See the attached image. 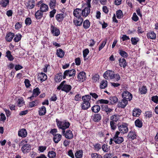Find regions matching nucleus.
<instances>
[{
    "label": "nucleus",
    "mask_w": 158,
    "mask_h": 158,
    "mask_svg": "<svg viewBox=\"0 0 158 158\" xmlns=\"http://www.w3.org/2000/svg\"><path fill=\"white\" fill-rule=\"evenodd\" d=\"M99 78V76L98 74L95 75L93 77V80L95 82L97 81Z\"/></svg>",
    "instance_id": "obj_61"
},
{
    "label": "nucleus",
    "mask_w": 158,
    "mask_h": 158,
    "mask_svg": "<svg viewBox=\"0 0 158 158\" xmlns=\"http://www.w3.org/2000/svg\"><path fill=\"white\" fill-rule=\"evenodd\" d=\"M141 110L137 108H135L133 111L132 115L134 117H139L140 114Z\"/></svg>",
    "instance_id": "obj_23"
},
{
    "label": "nucleus",
    "mask_w": 158,
    "mask_h": 158,
    "mask_svg": "<svg viewBox=\"0 0 158 158\" xmlns=\"http://www.w3.org/2000/svg\"><path fill=\"white\" fill-rule=\"evenodd\" d=\"M139 90L141 94H145L147 93V89L145 86H143L139 89Z\"/></svg>",
    "instance_id": "obj_44"
},
{
    "label": "nucleus",
    "mask_w": 158,
    "mask_h": 158,
    "mask_svg": "<svg viewBox=\"0 0 158 158\" xmlns=\"http://www.w3.org/2000/svg\"><path fill=\"white\" fill-rule=\"evenodd\" d=\"M46 108L45 106H43L39 108V114L40 115L42 116L44 115L46 113Z\"/></svg>",
    "instance_id": "obj_29"
},
{
    "label": "nucleus",
    "mask_w": 158,
    "mask_h": 158,
    "mask_svg": "<svg viewBox=\"0 0 158 158\" xmlns=\"http://www.w3.org/2000/svg\"><path fill=\"white\" fill-rule=\"evenodd\" d=\"M31 20L30 18H27L25 20V23L27 25H29L31 23Z\"/></svg>",
    "instance_id": "obj_56"
},
{
    "label": "nucleus",
    "mask_w": 158,
    "mask_h": 158,
    "mask_svg": "<svg viewBox=\"0 0 158 158\" xmlns=\"http://www.w3.org/2000/svg\"><path fill=\"white\" fill-rule=\"evenodd\" d=\"M25 5L28 8L32 9L35 6V1L34 0H29L26 3Z\"/></svg>",
    "instance_id": "obj_16"
},
{
    "label": "nucleus",
    "mask_w": 158,
    "mask_h": 158,
    "mask_svg": "<svg viewBox=\"0 0 158 158\" xmlns=\"http://www.w3.org/2000/svg\"><path fill=\"white\" fill-rule=\"evenodd\" d=\"M76 158H81L83 155V152L82 150H80L77 151L75 154Z\"/></svg>",
    "instance_id": "obj_40"
},
{
    "label": "nucleus",
    "mask_w": 158,
    "mask_h": 158,
    "mask_svg": "<svg viewBox=\"0 0 158 158\" xmlns=\"http://www.w3.org/2000/svg\"><path fill=\"white\" fill-rule=\"evenodd\" d=\"M118 129L120 133L123 134L127 133L128 131V128L127 127V124L123 123L118 127Z\"/></svg>",
    "instance_id": "obj_6"
},
{
    "label": "nucleus",
    "mask_w": 158,
    "mask_h": 158,
    "mask_svg": "<svg viewBox=\"0 0 158 158\" xmlns=\"http://www.w3.org/2000/svg\"><path fill=\"white\" fill-rule=\"evenodd\" d=\"M83 19L82 18H78L77 20H74L73 22L76 26H81L83 22Z\"/></svg>",
    "instance_id": "obj_34"
},
{
    "label": "nucleus",
    "mask_w": 158,
    "mask_h": 158,
    "mask_svg": "<svg viewBox=\"0 0 158 158\" xmlns=\"http://www.w3.org/2000/svg\"><path fill=\"white\" fill-rule=\"evenodd\" d=\"M77 78L78 81L81 82L83 81L86 78L85 73L84 72H81L78 75Z\"/></svg>",
    "instance_id": "obj_13"
},
{
    "label": "nucleus",
    "mask_w": 158,
    "mask_h": 158,
    "mask_svg": "<svg viewBox=\"0 0 158 158\" xmlns=\"http://www.w3.org/2000/svg\"><path fill=\"white\" fill-rule=\"evenodd\" d=\"M31 149V146L30 145L27 143L24 144L21 148L22 151L24 153H26L29 152Z\"/></svg>",
    "instance_id": "obj_11"
},
{
    "label": "nucleus",
    "mask_w": 158,
    "mask_h": 158,
    "mask_svg": "<svg viewBox=\"0 0 158 158\" xmlns=\"http://www.w3.org/2000/svg\"><path fill=\"white\" fill-rule=\"evenodd\" d=\"M127 137L129 139L133 140L136 139L137 135L134 131H131L129 132Z\"/></svg>",
    "instance_id": "obj_15"
},
{
    "label": "nucleus",
    "mask_w": 158,
    "mask_h": 158,
    "mask_svg": "<svg viewBox=\"0 0 158 158\" xmlns=\"http://www.w3.org/2000/svg\"><path fill=\"white\" fill-rule=\"evenodd\" d=\"M47 78V75L43 73H39L38 75V79L41 81H45Z\"/></svg>",
    "instance_id": "obj_21"
},
{
    "label": "nucleus",
    "mask_w": 158,
    "mask_h": 158,
    "mask_svg": "<svg viewBox=\"0 0 158 158\" xmlns=\"http://www.w3.org/2000/svg\"><path fill=\"white\" fill-rule=\"evenodd\" d=\"M18 135L19 136L24 138L26 137L27 135L26 130L25 129H22L18 131Z\"/></svg>",
    "instance_id": "obj_20"
},
{
    "label": "nucleus",
    "mask_w": 158,
    "mask_h": 158,
    "mask_svg": "<svg viewBox=\"0 0 158 158\" xmlns=\"http://www.w3.org/2000/svg\"><path fill=\"white\" fill-rule=\"evenodd\" d=\"M147 36L148 38L152 40L155 39L156 38V34L153 31H151L148 33Z\"/></svg>",
    "instance_id": "obj_22"
},
{
    "label": "nucleus",
    "mask_w": 158,
    "mask_h": 158,
    "mask_svg": "<svg viewBox=\"0 0 158 158\" xmlns=\"http://www.w3.org/2000/svg\"><path fill=\"white\" fill-rule=\"evenodd\" d=\"M132 18V20L135 22H136L139 20V18L135 13H134L133 14Z\"/></svg>",
    "instance_id": "obj_59"
},
{
    "label": "nucleus",
    "mask_w": 158,
    "mask_h": 158,
    "mask_svg": "<svg viewBox=\"0 0 158 158\" xmlns=\"http://www.w3.org/2000/svg\"><path fill=\"white\" fill-rule=\"evenodd\" d=\"M119 53L123 57H127V53L126 52L121 50H119Z\"/></svg>",
    "instance_id": "obj_52"
},
{
    "label": "nucleus",
    "mask_w": 158,
    "mask_h": 158,
    "mask_svg": "<svg viewBox=\"0 0 158 158\" xmlns=\"http://www.w3.org/2000/svg\"><path fill=\"white\" fill-rule=\"evenodd\" d=\"M106 40H104L102 42V43L101 44L99 47V51H100L104 48V47L106 45Z\"/></svg>",
    "instance_id": "obj_57"
},
{
    "label": "nucleus",
    "mask_w": 158,
    "mask_h": 158,
    "mask_svg": "<svg viewBox=\"0 0 158 158\" xmlns=\"http://www.w3.org/2000/svg\"><path fill=\"white\" fill-rule=\"evenodd\" d=\"M119 65L121 67H123V68H125L127 65V63L126 60L124 58H120L119 59Z\"/></svg>",
    "instance_id": "obj_26"
},
{
    "label": "nucleus",
    "mask_w": 158,
    "mask_h": 158,
    "mask_svg": "<svg viewBox=\"0 0 158 158\" xmlns=\"http://www.w3.org/2000/svg\"><path fill=\"white\" fill-rule=\"evenodd\" d=\"M76 73V71L74 69L68 70H65L63 74V77L65 79L67 76H69V77L74 76Z\"/></svg>",
    "instance_id": "obj_8"
},
{
    "label": "nucleus",
    "mask_w": 158,
    "mask_h": 158,
    "mask_svg": "<svg viewBox=\"0 0 158 158\" xmlns=\"http://www.w3.org/2000/svg\"><path fill=\"white\" fill-rule=\"evenodd\" d=\"M152 100L155 103H157L158 102V97L156 95L152 97Z\"/></svg>",
    "instance_id": "obj_62"
},
{
    "label": "nucleus",
    "mask_w": 158,
    "mask_h": 158,
    "mask_svg": "<svg viewBox=\"0 0 158 158\" xmlns=\"http://www.w3.org/2000/svg\"><path fill=\"white\" fill-rule=\"evenodd\" d=\"M99 102L101 104H108L109 102L108 100H105L103 99H101L100 100H98L97 101V102Z\"/></svg>",
    "instance_id": "obj_58"
},
{
    "label": "nucleus",
    "mask_w": 158,
    "mask_h": 158,
    "mask_svg": "<svg viewBox=\"0 0 158 158\" xmlns=\"http://www.w3.org/2000/svg\"><path fill=\"white\" fill-rule=\"evenodd\" d=\"M95 149L97 150H99L101 149V146L99 143H96L95 144L94 146Z\"/></svg>",
    "instance_id": "obj_64"
},
{
    "label": "nucleus",
    "mask_w": 158,
    "mask_h": 158,
    "mask_svg": "<svg viewBox=\"0 0 158 158\" xmlns=\"http://www.w3.org/2000/svg\"><path fill=\"white\" fill-rule=\"evenodd\" d=\"M128 104V101L126 99H123L121 102H119L118 104V107L124 108Z\"/></svg>",
    "instance_id": "obj_19"
},
{
    "label": "nucleus",
    "mask_w": 158,
    "mask_h": 158,
    "mask_svg": "<svg viewBox=\"0 0 158 158\" xmlns=\"http://www.w3.org/2000/svg\"><path fill=\"white\" fill-rule=\"evenodd\" d=\"M145 115L147 118H150L152 116V112L151 111H147L145 112Z\"/></svg>",
    "instance_id": "obj_54"
},
{
    "label": "nucleus",
    "mask_w": 158,
    "mask_h": 158,
    "mask_svg": "<svg viewBox=\"0 0 158 158\" xmlns=\"http://www.w3.org/2000/svg\"><path fill=\"white\" fill-rule=\"evenodd\" d=\"M123 41L127 40H130L129 37L125 35H123L121 37Z\"/></svg>",
    "instance_id": "obj_63"
},
{
    "label": "nucleus",
    "mask_w": 158,
    "mask_h": 158,
    "mask_svg": "<svg viewBox=\"0 0 158 158\" xmlns=\"http://www.w3.org/2000/svg\"><path fill=\"white\" fill-rule=\"evenodd\" d=\"M61 135L59 134H57L55 135L53 138V140L56 143H58L61 139Z\"/></svg>",
    "instance_id": "obj_25"
},
{
    "label": "nucleus",
    "mask_w": 158,
    "mask_h": 158,
    "mask_svg": "<svg viewBox=\"0 0 158 158\" xmlns=\"http://www.w3.org/2000/svg\"><path fill=\"white\" fill-rule=\"evenodd\" d=\"M114 72L112 70H107L104 73L103 77L104 78L107 80L113 79Z\"/></svg>",
    "instance_id": "obj_5"
},
{
    "label": "nucleus",
    "mask_w": 158,
    "mask_h": 158,
    "mask_svg": "<svg viewBox=\"0 0 158 158\" xmlns=\"http://www.w3.org/2000/svg\"><path fill=\"white\" fill-rule=\"evenodd\" d=\"M92 158H102V157L101 155L97 153H93L91 154Z\"/></svg>",
    "instance_id": "obj_49"
},
{
    "label": "nucleus",
    "mask_w": 158,
    "mask_h": 158,
    "mask_svg": "<svg viewBox=\"0 0 158 158\" xmlns=\"http://www.w3.org/2000/svg\"><path fill=\"white\" fill-rule=\"evenodd\" d=\"M102 110L106 112L107 115L110 114V112L112 111V109L109 108L107 105H102L101 106Z\"/></svg>",
    "instance_id": "obj_14"
},
{
    "label": "nucleus",
    "mask_w": 158,
    "mask_h": 158,
    "mask_svg": "<svg viewBox=\"0 0 158 158\" xmlns=\"http://www.w3.org/2000/svg\"><path fill=\"white\" fill-rule=\"evenodd\" d=\"M90 23L88 20H86L83 22V26L85 29L88 28L90 26Z\"/></svg>",
    "instance_id": "obj_43"
},
{
    "label": "nucleus",
    "mask_w": 158,
    "mask_h": 158,
    "mask_svg": "<svg viewBox=\"0 0 158 158\" xmlns=\"http://www.w3.org/2000/svg\"><path fill=\"white\" fill-rule=\"evenodd\" d=\"M71 88L72 87L70 85L64 84L63 87L62 88V90L68 93L71 90Z\"/></svg>",
    "instance_id": "obj_27"
},
{
    "label": "nucleus",
    "mask_w": 158,
    "mask_h": 158,
    "mask_svg": "<svg viewBox=\"0 0 158 158\" xmlns=\"http://www.w3.org/2000/svg\"><path fill=\"white\" fill-rule=\"evenodd\" d=\"M109 99L111 101L112 104L117 103L118 101V98L115 96L110 97Z\"/></svg>",
    "instance_id": "obj_41"
},
{
    "label": "nucleus",
    "mask_w": 158,
    "mask_h": 158,
    "mask_svg": "<svg viewBox=\"0 0 158 158\" xmlns=\"http://www.w3.org/2000/svg\"><path fill=\"white\" fill-rule=\"evenodd\" d=\"M22 35L20 34H18L16 35L14 39V40L15 42H19L21 39Z\"/></svg>",
    "instance_id": "obj_53"
},
{
    "label": "nucleus",
    "mask_w": 158,
    "mask_h": 158,
    "mask_svg": "<svg viewBox=\"0 0 158 158\" xmlns=\"http://www.w3.org/2000/svg\"><path fill=\"white\" fill-rule=\"evenodd\" d=\"M43 12L40 10H38L35 13V17L36 19H40L43 15Z\"/></svg>",
    "instance_id": "obj_31"
},
{
    "label": "nucleus",
    "mask_w": 158,
    "mask_h": 158,
    "mask_svg": "<svg viewBox=\"0 0 158 158\" xmlns=\"http://www.w3.org/2000/svg\"><path fill=\"white\" fill-rule=\"evenodd\" d=\"M107 85V81L106 80H104L102 81L100 83V87L102 89L105 88Z\"/></svg>",
    "instance_id": "obj_36"
},
{
    "label": "nucleus",
    "mask_w": 158,
    "mask_h": 158,
    "mask_svg": "<svg viewBox=\"0 0 158 158\" xmlns=\"http://www.w3.org/2000/svg\"><path fill=\"white\" fill-rule=\"evenodd\" d=\"M89 52V51L88 49H85L83 51V56L84 58H85Z\"/></svg>",
    "instance_id": "obj_60"
},
{
    "label": "nucleus",
    "mask_w": 158,
    "mask_h": 158,
    "mask_svg": "<svg viewBox=\"0 0 158 158\" xmlns=\"http://www.w3.org/2000/svg\"><path fill=\"white\" fill-rule=\"evenodd\" d=\"M36 6L40 7V10L43 12H46L48 10V6L43 2L42 1L39 2L36 4Z\"/></svg>",
    "instance_id": "obj_4"
},
{
    "label": "nucleus",
    "mask_w": 158,
    "mask_h": 158,
    "mask_svg": "<svg viewBox=\"0 0 158 158\" xmlns=\"http://www.w3.org/2000/svg\"><path fill=\"white\" fill-rule=\"evenodd\" d=\"M91 96L89 95H86L82 97V99L83 101L81 104L82 109L86 110L90 106V101L91 100Z\"/></svg>",
    "instance_id": "obj_1"
},
{
    "label": "nucleus",
    "mask_w": 158,
    "mask_h": 158,
    "mask_svg": "<svg viewBox=\"0 0 158 158\" xmlns=\"http://www.w3.org/2000/svg\"><path fill=\"white\" fill-rule=\"evenodd\" d=\"M51 32L53 35L57 36L60 34V31L59 29L56 27L51 25Z\"/></svg>",
    "instance_id": "obj_9"
},
{
    "label": "nucleus",
    "mask_w": 158,
    "mask_h": 158,
    "mask_svg": "<svg viewBox=\"0 0 158 158\" xmlns=\"http://www.w3.org/2000/svg\"><path fill=\"white\" fill-rule=\"evenodd\" d=\"M14 36V33L11 32H9L6 35V40L7 42H10L12 40Z\"/></svg>",
    "instance_id": "obj_24"
},
{
    "label": "nucleus",
    "mask_w": 158,
    "mask_h": 158,
    "mask_svg": "<svg viewBox=\"0 0 158 158\" xmlns=\"http://www.w3.org/2000/svg\"><path fill=\"white\" fill-rule=\"evenodd\" d=\"M62 133L66 138L68 139H71L73 137V134L70 130H67L66 133L65 131H62Z\"/></svg>",
    "instance_id": "obj_12"
},
{
    "label": "nucleus",
    "mask_w": 158,
    "mask_h": 158,
    "mask_svg": "<svg viewBox=\"0 0 158 158\" xmlns=\"http://www.w3.org/2000/svg\"><path fill=\"white\" fill-rule=\"evenodd\" d=\"M120 132L117 131L113 137V141L116 144H120L124 141V139L123 137H119Z\"/></svg>",
    "instance_id": "obj_3"
},
{
    "label": "nucleus",
    "mask_w": 158,
    "mask_h": 158,
    "mask_svg": "<svg viewBox=\"0 0 158 158\" xmlns=\"http://www.w3.org/2000/svg\"><path fill=\"white\" fill-rule=\"evenodd\" d=\"M64 52L61 49L59 48L56 51V54L57 56L60 58L63 57L64 55Z\"/></svg>",
    "instance_id": "obj_32"
},
{
    "label": "nucleus",
    "mask_w": 158,
    "mask_h": 158,
    "mask_svg": "<svg viewBox=\"0 0 158 158\" xmlns=\"http://www.w3.org/2000/svg\"><path fill=\"white\" fill-rule=\"evenodd\" d=\"M40 89L37 87L34 89L32 95L30 97L28 98L27 99H31V100H32V99L34 97H36L38 96L40 93Z\"/></svg>",
    "instance_id": "obj_18"
},
{
    "label": "nucleus",
    "mask_w": 158,
    "mask_h": 158,
    "mask_svg": "<svg viewBox=\"0 0 158 158\" xmlns=\"http://www.w3.org/2000/svg\"><path fill=\"white\" fill-rule=\"evenodd\" d=\"M135 126L139 128L143 126V123L139 119H136L135 121Z\"/></svg>",
    "instance_id": "obj_37"
},
{
    "label": "nucleus",
    "mask_w": 158,
    "mask_h": 158,
    "mask_svg": "<svg viewBox=\"0 0 158 158\" xmlns=\"http://www.w3.org/2000/svg\"><path fill=\"white\" fill-rule=\"evenodd\" d=\"M57 125L59 129H61L63 131L68 128L70 125V123L66 120L60 121L57 119H56Z\"/></svg>",
    "instance_id": "obj_2"
},
{
    "label": "nucleus",
    "mask_w": 158,
    "mask_h": 158,
    "mask_svg": "<svg viewBox=\"0 0 158 158\" xmlns=\"http://www.w3.org/2000/svg\"><path fill=\"white\" fill-rule=\"evenodd\" d=\"M56 0H51L49 3V6L51 9H54L55 6L56 4Z\"/></svg>",
    "instance_id": "obj_45"
},
{
    "label": "nucleus",
    "mask_w": 158,
    "mask_h": 158,
    "mask_svg": "<svg viewBox=\"0 0 158 158\" xmlns=\"http://www.w3.org/2000/svg\"><path fill=\"white\" fill-rule=\"evenodd\" d=\"M123 99H126L127 101L131 100L132 98V94L127 91H124L122 94Z\"/></svg>",
    "instance_id": "obj_7"
},
{
    "label": "nucleus",
    "mask_w": 158,
    "mask_h": 158,
    "mask_svg": "<svg viewBox=\"0 0 158 158\" xmlns=\"http://www.w3.org/2000/svg\"><path fill=\"white\" fill-rule=\"evenodd\" d=\"M90 12V8L89 7H86L82 10V16L83 17H86L89 14Z\"/></svg>",
    "instance_id": "obj_17"
},
{
    "label": "nucleus",
    "mask_w": 158,
    "mask_h": 158,
    "mask_svg": "<svg viewBox=\"0 0 158 158\" xmlns=\"http://www.w3.org/2000/svg\"><path fill=\"white\" fill-rule=\"evenodd\" d=\"M139 41V39L138 37H132L131 39V41L132 44L136 45Z\"/></svg>",
    "instance_id": "obj_42"
},
{
    "label": "nucleus",
    "mask_w": 158,
    "mask_h": 158,
    "mask_svg": "<svg viewBox=\"0 0 158 158\" xmlns=\"http://www.w3.org/2000/svg\"><path fill=\"white\" fill-rule=\"evenodd\" d=\"M82 14V10L81 9L77 8L73 11V15L77 18H82L81 17Z\"/></svg>",
    "instance_id": "obj_10"
},
{
    "label": "nucleus",
    "mask_w": 158,
    "mask_h": 158,
    "mask_svg": "<svg viewBox=\"0 0 158 158\" xmlns=\"http://www.w3.org/2000/svg\"><path fill=\"white\" fill-rule=\"evenodd\" d=\"M101 109L100 106L98 105H96L93 106L91 108V110L92 112L95 113L98 112Z\"/></svg>",
    "instance_id": "obj_28"
},
{
    "label": "nucleus",
    "mask_w": 158,
    "mask_h": 158,
    "mask_svg": "<svg viewBox=\"0 0 158 158\" xmlns=\"http://www.w3.org/2000/svg\"><path fill=\"white\" fill-rule=\"evenodd\" d=\"M116 16L118 19H121L123 17V13L121 10H119L117 11Z\"/></svg>",
    "instance_id": "obj_48"
},
{
    "label": "nucleus",
    "mask_w": 158,
    "mask_h": 158,
    "mask_svg": "<svg viewBox=\"0 0 158 158\" xmlns=\"http://www.w3.org/2000/svg\"><path fill=\"white\" fill-rule=\"evenodd\" d=\"M111 121L116 122H117L119 119V116L117 115H114L111 116L110 118Z\"/></svg>",
    "instance_id": "obj_46"
},
{
    "label": "nucleus",
    "mask_w": 158,
    "mask_h": 158,
    "mask_svg": "<svg viewBox=\"0 0 158 158\" xmlns=\"http://www.w3.org/2000/svg\"><path fill=\"white\" fill-rule=\"evenodd\" d=\"M62 78V74L60 73L56 74L55 76V81L56 82H60Z\"/></svg>",
    "instance_id": "obj_35"
},
{
    "label": "nucleus",
    "mask_w": 158,
    "mask_h": 158,
    "mask_svg": "<svg viewBox=\"0 0 158 158\" xmlns=\"http://www.w3.org/2000/svg\"><path fill=\"white\" fill-rule=\"evenodd\" d=\"M7 57L8 60L10 61H12L14 58L11 54V52L10 51H8L6 52V56Z\"/></svg>",
    "instance_id": "obj_38"
},
{
    "label": "nucleus",
    "mask_w": 158,
    "mask_h": 158,
    "mask_svg": "<svg viewBox=\"0 0 158 158\" xmlns=\"http://www.w3.org/2000/svg\"><path fill=\"white\" fill-rule=\"evenodd\" d=\"M110 125L111 130L112 131L115 130L116 128V123L113 121H110Z\"/></svg>",
    "instance_id": "obj_51"
},
{
    "label": "nucleus",
    "mask_w": 158,
    "mask_h": 158,
    "mask_svg": "<svg viewBox=\"0 0 158 158\" xmlns=\"http://www.w3.org/2000/svg\"><path fill=\"white\" fill-rule=\"evenodd\" d=\"M48 156L49 158H53L56 156V153L53 151H49L48 153Z\"/></svg>",
    "instance_id": "obj_47"
},
{
    "label": "nucleus",
    "mask_w": 158,
    "mask_h": 158,
    "mask_svg": "<svg viewBox=\"0 0 158 158\" xmlns=\"http://www.w3.org/2000/svg\"><path fill=\"white\" fill-rule=\"evenodd\" d=\"M38 103V102L37 100L34 101L30 102L29 103V106L31 107H32L37 105Z\"/></svg>",
    "instance_id": "obj_50"
},
{
    "label": "nucleus",
    "mask_w": 158,
    "mask_h": 158,
    "mask_svg": "<svg viewBox=\"0 0 158 158\" xmlns=\"http://www.w3.org/2000/svg\"><path fill=\"white\" fill-rule=\"evenodd\" d=\"M102 118L101 115L99 114H94L93 120L95 122H98Z\"/></svg>",
    "instance_id": "obj_30"
},
{
    "label": "nucleus",
    "mask_w": 158,
    "mask_h": 158,
    "mask_svg": "<svg viewBox=\"0 0 158 158\" xmlns=\"http://www.w3.org/2000/svg\"><path fill=\"white\" fill-rule=\"evenodd\" d=\"M64 17V14H57L56 16V19L59 22L63 21Z\"/></svg>",
    "instance_id": "obj_33"
},
{
    "label": "nucleus",
    "mask_w": 158,
    "mask_h": 158,
    "mask_svg": "<svg viewBox=\"0 0 158 158\" xmlns=\"http://www.w3.org/2000/svg\"><path fill=\"white\" fill-rule=\"evenodd\" d=\"M114 79L116 81H118L120 79V77L119 74L114 73Z\"/></svg>",
    "instance_id": "obj_55"
},
{
    "label": "nucleus",
    "mask_w": 158,
    "mask_h": 158,
    "mask_svg": "<svg viewBox=\"0 0 158 158\" xmlns=\"http://www.w3.org/2000/svg\"><path fill=\"white\" fill-rule=\"evenodd\" d=\"M9 0H2L0 1V4L2 6L6 7L9 4Z\"/></svg>",
    "instance_id": "obj_39"
}]
</instances>
